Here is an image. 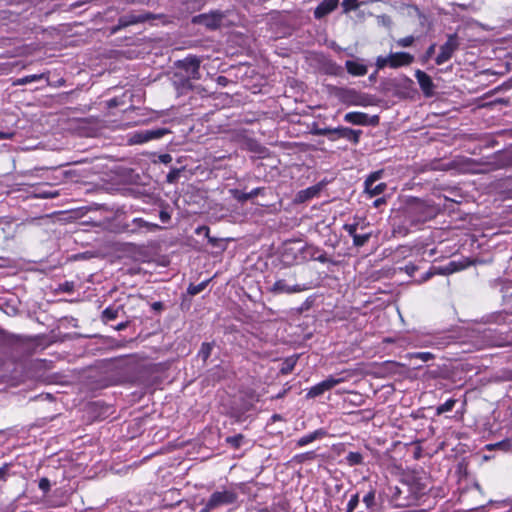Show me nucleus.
Here are the masks:
<instances>
[{
    "mask_svg": "<svg viewBox=\"0 0 512 512\" xmlns=\"http://www.w3.org/2000/svg\"><path fill=\"white\" fill-rule=\"evenodd\" d=\"M139 299L134 295H124L118 297L101 313V320L103 323L113 321L118 317L124 318H137L136 315L131 314V310L135 307Z\"/></svg>",
    "mask_w": 512,
    "mask_h": 512,
    "instance_id": "f257e3e1",
    "label": "nucleus"
},
{
    "mask_svg": "<svg viewBox=\"0 0 512 512\" xmlns=\"http://www.w3.org/2000/svg\"><path fill=\"white\" fill-rule=\"evenodd\" d=\"M408 212L414 222L424 223L436 216L437 209L434 205L428 204L423 200L416 199L410 203Z\"/></svg>",
    "mask_w": 512,
    "mask_h": 512,
    "instance_id": "f03ea898",
    "label": "nucleus"
},
{
    "mask_svg": "<svg viewBox=\"0 0 512 512\" xmlns=\"http://www.w3.org/2000/svg\"><path fill=\"white\" fill-rule=\"evenodd\" d=\"M207 501L210 507L215 510L223 505L235 504L238 501V493L233 489L214 491Z\"/></svg>",
    "mask_w": 512,
    "mask_h": 512,
    "instance_id": "7ed1b4c3",
    "label": "nucleus"
},
{
    "mask_svg": "<svg viewBox=\"0 0 512 512\" xmlns=\"http://www.w3.org/2000/svg\"><path fill=\"white\" fill-rule=\"evenodd\" d=\"M201 60L196 55H188L182 60H178L175 65L177 68L184 70L188 79L199 80L201 78L200 73Z\"/></svg>",
    "mask_w": 512,
    "mask_h": 512,
    "instance_id": "20e7f679",
    "label": "nucleus"
},
{
    "mask_svg": "<svg viewBox=\"0 0 512 512\" xmlns=\"http://www.w3.org/2000/svg\"><path fill=\"white\" fill-rule=\"evenodd\" d=\"M143 229L146 231L154 232L162 229V227L156 223H151L141 217H137L134 218L131 223L122 225L121 232L133 235L140 233Z\"/></svg>",
    "mask_w": 512,
    "mask_h": 512,
    "instance_id": "39448f33",
    "label": "nucleus"
},
{
    "mask_svg": "<svg viewBox=\"0 0 512 512\" xmlns=\"http://www.w3.org/2000/svg\"><path fill=\"white\" fill-rule=\"evenodd\" d=\"M459 43L456 34H451L448 36L447 41L441 45L440 52L435 58V63L437 65H442L450 60L453 56V53L458 49Z\"/></svg>",
    "mask_w": 512,
    "mask_h": 512,
    "instance_id": "423d86ee",
    "label": "nucleus"
},
{
    "mask_svg": "<svg viewBox=\"0 0 512 512\" xmlns=\"http://www.w3.org/2000/svg\"><path fill=\"white\" fill-rule=\"evenodd\" d=\"M152 18L153 16L150 13H130L127 15H123L119 17L117 25L112 28V33H116L131 25L146 22L147 20H150Z\"/></svg>",
    "mask_w": 512,
    "mask_h": 512,
    "instance_id": "0eeeda50",
    "label": "nucleus"
},
{
    "mask_svg": "<svg viewBox=\"0 0 512 512\" xmlns=\"http://www.w3.org/2000/svg\"><path fill=\"white\" fill-rule=\"evenodd\" d=\"M344 121L353 125L376 126L379 124V116L373 115L369 117L367 113L352 111L344 115Z\"/></svg>",
    "mask_w": 512,
    "mask_h": 512,
    "instance_id": "6e6552de",
    "label": "nucleus"
},
{
    "mask_svg": "<svg viewBox=\"0 0 512 512\" xmlns=\"http://www.w3.org/2000/svg\"><path fill=\"white\" fill-rule=\"evenodd\" d=\"M344 381L343 378H335L333 376L327 377L325 380L317 383L316 385L312 386L307 394V398H316L318 396L323 395L326 391L331 390L336 385L342 383Z\"/></svg>",
    "mask_w": 512,
    "mask_h": 512,
    "instance_id": "1a4fd4ad",
    "label": "nucleus"
},
{
    "mask_svg": "<svg viewBox=\"0 0 512 512\" xmlns=\"http://www.w3.org/2000/svg\"><path fill=\"white\" fill-rule=\"evenodd\" d=\"M167 133L166 129H151L140 132H135L131 137V142L133 144H142L146 143L153 139H159Z\"/></svg>",
    "mask_w": 512,
    "mask_h": 512,
    "instance_id": "9d476101",
    "label": "nucleus"
},
{
    "mask_svg": "<svg viewBox=\"0 0 512 512\" xmlns=\"http://www.w3.org/2000/svg\"><path fill=\"white\" fill-rule=\"evenodd\" d=\"M415 78L417 79L422 93L426 97L433 96L435 85L432 78L426 72L419 69L415 71Z\"/></svg>",
    "mask_w": 512,
    "mask_h": 512,
    "instance_id": "9b49d317",
    "label": "nucleus"
},
{
    "mask_svg": "<svg viewBox=\"0 0 512 512\" xmlns=\"http://www.w3.org/2000/svg\"><path fill=\"white\" fill-rule=\"evenodd\" d=\"M306 289H307V287H305L304 285H301V284H295L292 286L287 285L285 280L280 279V280H277L273 284V286L269 289V291L274 294H282V293L294 294V293L302 292Z\"/></svg>",
    "mask_w": 512,
    "mask_h": 512,
    "instance_id": "f8f14e48",
    "label": "nucleus"
},
{
    "mask_svg": "<svg viewBox=\"0 0 512 512\" xmlns=\"http://www.w3.org/2000/svg\"><path fill=\"white\" fill-rule=\"evenodd\" d=\"M362 134L361 130H354L349 127H336L333 128V136L336 137V140L339 138H345L352 142L353 144H358L360 141V136Z\"/></svg>",
    "mask_w": 512,
    "mask_h": 512,
    "instance_id": "ddd939ff",
    "label": "nucleus"
},
{
    "mask_svg": "<svg viewBox=\"0 0 512 512\" xmlns=\"http://www.w3.org/2000/svg\"><path fill=\"white\" fill-rule=\"evenodd\" d=\"M390 61V68H399L408 66L414 61V56L408 52H396L388 55Z\"/></svg>",
    "mask_w": 512,
    "mask_h": 512,
    "instance_id": "4468645a",
    "label": "nucleus"
},
{
    "mask_svg": "<svg viewBox=\"0 0 512 512\" xmlns=\"http://www.w3.org/2000/svg\"><path fill=\"white\" fill-rule=\"evenodd\" d=\"M339 5V0H323L314 9V18L320 20L333 12Z\"/></svg>",
    "mask_w": 512,
    "mask_h": 512,
    "instance_id": "2eb2a0df",
    "label": "nucleus"
},
{
    "mask_svg": "<svg viewBox=\"0 0 512 512\" xmlns=\"http://www.w3.org/2000/svg\"><path fill=\"white\" fill-rule=\"evenodd\" d=\"M221 16L218 14H199L192 18V23L201 24L210 29H215L220 25Z\"/></svg>",
    "mask_w": 512,
    "mask_h": 512,
    "instance_id": "dca6fc26",
    "label": "nucleus"
},
{
    "mask_svg": "<svg viewBox=\"0 0 512 512\" xmlns=\"http://www.w3.org/2000/svg\"><path fill=\"white\" fill-rule=\"evenodd\" d=\"M264 190V187H256L252 189L250 192H243L239 189H232L230 192L235 200H237L240 203H245L252 198H255L259 195H263Z\"/></svg>",
    "mask_w": 512,
    "mask_h": 512,
    "instance_id": "f3484780",
    "label": "nucleus"
},
{
    "mask_svg": "<svg viewBox=\"0 0 512 512\" xmlns=\"http://www.w3.org/2000/svg\"><path fill=\"white\" fill-rule=\"evenodd\" d=\"M327 436V431L324 428L316 429L315 431L300 437L296 441V446L301 448L304 447L317 439H322Z\"/></svg>",
    "mask_w": 512,
    "mask_h": 512,
    "instance_id": "a211bd4d",
    "label": "nucleus"
},
{
    "mask_svg": "<svg viewBox=\"0 0 512 512\" xmlns=\"http://www.w3.org/2000/svg\"><path fill=\"white\" fill-rule=\"evenodd\" d=\"M494 163L498 168L512 167V147L495 154Z\"/></svg>",
    "mask_w": 512,
    "mask_h": 512,
    "instance_id": "6ab92c4d",
    "label": "nucleus"
},
{
    "mask_svg": "<svg viewBox=\"0 0 512 512\" xmlns=\"http://www.w3.org/2000/svg\"><path fill=\"white\" fill-rule=\"evenodd\" d=\"M346 70L353 76H364L367 74V66L354 60H347L345 63Z\"/></svg>",
    "mask_w": 512,
    "mask_h": 512,
    "instance_id": "aec40b11",
    "label": "nucleus"
},
{
    "mask_svg": "<svg viewBox=\"0 0 512 512\" xmlns=\"http://www.w3.org/2000/svg\"><path fill=\"white\" fill-rule=\"evenodd\" d=\"M59 196V192L49 187L46 188L45 185L42 184H34V198H55Z\"/></svg>",
    "mask_w": 512,
    "mask_h": 512,
    "instance_id": "412c9836",
    "label": "nucleus"
},
{
    "mask_svg": "<svg viewBox=\"0 0 512 512\" xmlns=\"http://www.w3.org/2000/svg\"><path fill=\"white\" fill-rule=\"evenodd\" d=\"M55 339L52 335H34V352L40 348L41 350L45 349L50 344L54 343Z\"/></svg>",
    "mask_w": 512,
    "mask_h": 512,
    "instance_id": "4be33fe9",
    "label": "nucleus"
},
{
    "mask_svg": "<svg viewBox=\"0 0 512 512\" xmlns=\"http://www.w3.org/2000/svg\"><path fill=\"white\" fill-rule=\"evenodd\" d=\"M307 253H309L310 258L312 260L318 261L320 263L325 264V263H328L330 261V259L327 256V253L325 251H323V250L318 249V248L308 247L307 248Z\"/></svg>",
    "mask_w": 512,
    "mask_h": 512,
    "instance_id": "5701e85b",
    "label": "nucleus"
},
{
    "mask_svg": "<svg viewBox=\"0 0 512 512\" xmlns=\"http://www.w3.org/2000/svg\"><path fill=\"white\" fill-rule=\"evenodd\" d=\"M319 192V189L316 186L308 187L307 189L301 190L297 194L298 202H305L307 200L315 197Z\"/></svg>",
    "mask_w": 512,
    "mask_h": 512,
    "instance_id": "b1692460",
    "label": "nucleus"
},
{
    "mask_svg": "<svg viewBox=\"0 0 512 512\" xmlns=\"http://www.w3.org/2000/svg\"><path fill=\"white\" fill-rule=\"evenodd\" d=\"M363 460V455L360 452L350 451L345 457L346 464L351 467L362 465L364 463Z\"/></svg>",
    "mask_w": 512,
    "mask_h": 512,
    "instance_id": "393cba45",
    "label": "nucleus"
},
{
    "mask_svg": "<svg viewBox=\"0 0 512 512\" xmlns=\"http://www.w3.org/2000/svg\"><path fill=\"white\" fill-rule=\"evenodd\" d=\"M367 509H374L376 506V490L373 487L367 491V493L363 496L362 499Z\"/></svg>",
    "mask_w": 512,
    "mask_h": 512,
    "instance_id": "a878e982",
    "label": "nucleus"
},
{
    "mask_svg": "<svg viewBox=\"0 0 512 512\" xmlns=\"http://www.w3.org/2000/svg\"><path fill=\"white\" fill-rule=\"evenodd\" d=\"M456 403H457V399H455V398H450V399L446 400L443 404H440L436 408V415L439 416L446 412L452 411L454 406L456 405Z\"/></svg>",
    "mask_w": 512,
    "mask_h": 512,
    "instance_id": "bb28decb",
    "label": "nucleus"
},
{
    "mask_svg": "<svg viewBox=\"0 0 512 512\" xmlns=\"http://www.w3.org/2000/svg\"><path fill=\"white\" fill-rule=\"evenodd\" d=\"M317 457L314 451H308L300 454H296L293 456L292 461L297 464H302L307 461H312Z\"/></svg>",
    "mask_w": 512,
    "mask_h": 512,
    "instance_id": "cd10ccee",
    "label": "nucleus"
},
{
    "mask_svg": "<svg viewBox=\"0 0 512 512\" xmlns=\"http://www.w3.org/2000/svg\"><path fill=\"white\" fill-rule=\"evenodd\" d=\"M364 188H365V192L373 197V196H378V195L382 194L386 190L387 184L384 182H381L378 184H372L371 186L364 187Z\"/></svg>",
    "mask_w": 512,
    "mask_h": 512,
    "instance_id": "c85d7f7f",
    "label": "nucleus"
},
{
    "mask_svg": "<svg viewBox=\"0 0 512 512\" xmlns=\"http://www.w3.org/2000/svg\"><path fill=\"white\" fill-rule=\"evenodd\" d=\"M372 236V233H365V234H356L353 239V245L355 247H363L365 244L368 243Z\"/></svg>",
    "mask_w": 512,
    "mask_h": 512,
    "instance_id": "c756f323",
    "label": "nucleus"
},
{
    "mask_svg": "<svg viewBox=\"0 0 512 512\" xmlns=\"http://www.w3.org/2000/svg\"><path fill=\"white\" fill-rule=\"evenodd\" d=\"M488 448L489 449L497 448V449H500L503 451H512V439L506 438V439L501 440L493 445H489Z\"/></svg>",
    "mask_w": 512,
    "mask_h": 512,
    "instance_id": "7c9ffc66",
    "label": "nucleus"
},
{
    "mask_svg": "<svg viewBox=\"0 0 512 512\" xmlns=\"http://www.w3.org/2000/svg\"><path fill=\"white\" fill-rule=\"evenodd\" d=\"M408 357L410 359H413V358L419 359L422 362H428L430 360L435 359V355L430 353V352H414V353H409Z\"/></svg>",
    "mask_w": 512,
    "mask_h": 512,
    "instance_id": "2f4dec72",
    "label": "nucleus"
},
{
    "mask_svg": "<svg viewBox=\"0 0 512 512\" xmlns=\"http://www.w3.org/2000/svg\"><path fill=\"white\" fill-rule=\"evenodd\" d=\"M212 344L208 342H203L201 344L200 350H199V356L202 358L203 361H206L212 352Z\"/></svg>",
    "mask_w": 512,
    "mask_h": 512,
    "instance_id": "473e14b6",
    "label": "nucleus"
},
{
    "mask_svg": "<svg viewBox=\"0 0 512 512\" xmlns=\"http://www.w3.org/2000/svg\"><path fill=\"white\" fill-rule=\"evenodd\" d=\"M314 135L318 136H327L330 141H335L336 137L333 136V128L325 127V128H315L313 130Z\"/></svg>",
    "mask_w": 512,
    "mask_h": 512,
    "instance_id": "72a5a7b5",
    "label": "nucleus"
},
{
    "mask_svg": "<svg viewBox=\"0 0 512 512\" xmlns=\"http://www.w3.org/2000/svg\"><path fill=\"white\" fill-rule=\"evenodd\" d=\"M243 439H244V436L242 434H237L234 436L227 437L226 442L234 449H238V448H240Z\"/></svg>",
    "mask_w": 512,
    "mask_h": 512,
    "instance_id": "f704fd0d",
    "label": "nucleus"
},
{
    "mask_svg": "<svg viewBox=\"0 0 512 512\" xmlns=\"http://www.w3.org/2000/svg\"><path fill=\"white\" fill-rule=\"evenodd\" d=\"M383 171L378 170L373 173H371L364 182V187H369L372 184H375L376 181H378L382 177Z\"/></svg>",
    "mask_w": 512,
    "mask_h": 512,
    "instance_id": "c9c22d12",
    "label": "nucleus"
},
{
    "mask_svg": "<svg viewBox=\"0 0 512 512\" xmlns=\"http://www.w3.org/2000/svg\"><path fill=\"white\" fill-rule=\"evenodd\" d=\"M343 11L345 13L358 9L359 1L358 0H343L342 1Z\"/></svg>",
    "mask_w": 512,
    "mask_h": 512,
    "instance_id": "e433bc0d",
    "label": "nucleus"
},
{
    "mask_svg": "<svg viewBox=\"0 0 512 512\" xmlns=\"http://www.w3.org/2000/svg\"><path fill=\"white\" fill-rule=\"evenodd\" d=\"M359 501H360L359 493H355V494L351 495V497L347 503V512H353L357 508Z\"/></svg>",
    "mask_w": 512,
    "mask_h": 512,
    "instance_id": "4c0bfd02",
    "label": "nucleus"
},
{
    "mask_svg": "<svg viewBox=\"0 0 512 512\" xmlns=\"http://www.w3.org/2000/svg\"><path fill=\"white\" fill-rule=\"evenodd\" d=\"M206 285V282H201L197 285L190 284L188 287V293L192 296L197 295L205 289Z\"/></svg>",
    "mask_w": 512,
    "mask_h": 512,
    "instance_id": "58836bf2",
    "label": "nucleus"
},
{
    "mask_svg": "<svg viewBox=\"0 0 512 512\" xmlns=\"http://www.w3.org/2000/svg\"><path fill=\"white\" fill-rule=\"evenodd\" d=\"M358 223L344 224L343 229L351 236L352 238L357 234Z\"/></svg>",
    "mask_w": 512,
    "mask_h": 512,
    "instance_id": "ea45409f",
    "label": "nucleus"
},
{
    "mask_svg": "<svg viewBox=\"0 0 512 512\" xmlns=\"http://www.w3.org/2000/svg\"><path fill=\"white\" fill-rule=\"evenodd\" d=\"M180 175V169L174 168L172 169L166 176V180L168 183H174L177 181Z\"/></svg>",
    "mask_w": 512,
    "mask_h": 512,
    "instance_id": "a19ab883",
    "label": "nucleus"
},
{
    "mask_svg": "<svg viewBox=\"0 0 512 512\" xmlns=\"http://www.w3.org/2000/svg\"><path fill=\"white\" fill-rule=\"evenodd\" d=\"M414 41H415L414 37L412 35H409V36L400 38L397 41V44L401 47H409L414 43Z\"/></svg>",
    "mask_w": 512,
    "mask_h": 512,
    "instance_id": "79ce46f5",
    "label": "nucleus"
},
{
    "mask_svg": "<svg viewBox=\"0 0 512 512\" xmlns=\"http://www.w3.org/2000/svg\"><path fill=\"white\" fill-rule=\"evenodd\" d=\"M401 270L405 271L406 274L412 277L418 270V267L414 263L410 262L406 264L404 268H401Z\"/></svg>",
    "mask_w": 512,
    "mask_h": 512,
    "instance_id": "37998d69",
    "label": "nucleus"
},
{
    "mask_svg": "<svg viewBox=\"0 0 512 512\" xmlns=\"http://www.w3.org/2000/svg\"><path fill=\"white\" fill-rule=\"evenodd\" d=\"M436 274V271H435V268L432 267L430 268V270H428L427 272H425L421 278L418 280V283H424L426 281H428L430 278H432L434 275Z\"/></svg>",
    "mask_w": 512,
    "mask_h": 512,
    "instance_id": "c03bdc74",
    "label": "nucleus"
},
{
    "mask_svg": "<svg viewBox=\"0 0 512 512\" xmlns=\"http://www.w3.org/2000/svg\"><path fill=\"white\" fill-rule=\"evenodd\" d=\"M107 107L112 109V108H115V107H118L122 104H124V101L118 97H114V98H111L109 99L107 102Z\"/></svg>",
    "mask_w": 512,
    "mask_h": 512,
    "instance_id": "a18cd8bd",
    "label": "nucleus"
},
{
    "mask_svg": "<svg viewBox=\"0 0 512 512\" xmlns=\"http://www.w3.org/2000/svg\"><path fill=\"white\" fill-rule=\"evenodd\" d=\"M134 318H125V321L120 322L115 326V330L122 331L129 327Z\"/></svg>",
    "mask_w": 512,
    "mask_h": 512,
    "instance_id": "49530a36",
    "label": "nucleus"
},
{
    "mask_svg": "<svg viewBox=\"0 0 512 512\" xmlns=\"http://www.w3.org/2000/svg\"><path fill=\"white\" fill-rule=\"evenodd\" d=\"M39 488L46 494L50 488V481L47 478H42L39 481Z\"/></svg>",
    "mask_w": 512,
    "mask_h": 512,
    "instance_id": "de8ad7c7",
    "label": "nucleus"
},
{
    "mask_svg": "<svg viewBox=\"0 0 512 512\" xmlns=\"http://www.w3.org/2000/svg\"><path fill=\"white\" fill-rule=\"evenodd\" d=\"M59 289L63 292L70 293L74 290V283L66 281L65 283L59 285Z\"/></svg>",
    "mask_w": 512,
    "mask_h": 512,
    "instance_id": "09e8293b",
    "label": "nucleus"
},
{
    "mask_svg": "<svg viewBox=\"0 0 512 512\" xmlns=\"http://www.w3.org/2000/svg\"><path fill=\"white\" fill-rule=\"evenodd\" d=\"M376 65L379 69H382L386 66L390 67V61H388V56L387 57H378L377 61H376Z\"/></svg>",
    "mask_w": 512,
    "mask_h": 512,
    "instance_id": "8fccbe9b",
    "label": "nucleus"
},
{
    "mask_svg": "<svg viewBox=\"0 0 512 512\" xmlns=\"http://www.w3.org/2000/svg\"><path fill=\"white\" fill-rule=\"evenodd\" d=\"M159 218L163 223H167L171 219V216L167 211L161 210L159 212Z\"/></svg>",
    "mask_w": 512,
    "mask_h": 512,
    "instance_id": "3c124183",
    "label": "nucleus"
},
{
    "mask_svg": "<svg viewBox=\"0 0 512 512\" xmlns=\"http://www.w3.org/2000/svg\"><path fill=\"white\" fill-rule=\"evenodd\" d=\"M435 47H436V45H435V44H431V45L427 48V50H426V52H425V55H424V57H425L426 59H429L430 57H432V55H433V54H434V52H435Z\"/></svg>",
    "mask_w": 512,
    "mask_h": 512,
    "instance_id": "603ef678",
    "label": "nucleus"
},
{
    "mask_svg": "<svg viewBox=\"0 0 512 512\" xmlns=\"http://www.w3.org/2000/svg\"><path fill=\"white\" fill-rule=\"evenodd\" d=\"M7 472H8L7 466L0 467V481H6Z\"/></svg>",
    "mask_w": 512,
    "mask_h": 512,
    "instance_id": "864d4df0",
    "label": "nucleus"
},
{
    "mask_svg": "<svg viewBox=\"0 0 512 512\" xmlns=\"http://www.w3.org/2000/svg\"><path fill=\"white\" fill-rule=\"evenodd\" d=\"M45 362H46V360H44V359H38V358L34 359V364H33L34 370L41 368L42 364H44Z\"/></svg>",
    "mask_w": 512,
    "mask_h": 512,
    "instance_id": "5fc2aeb1",
    "label": "nucleus"
},
{
    "mask_svg": "<svg viewBox=\"0 0 512 512\" xmlns=\"http://www.w3.org/2000/svg\"><path fill=\"white\" fill-rule=\"evenodd\" d=\"M160 160H161V162L167 164V163L171 162L172 157L170 154H163L160 156Z\"/></svg>",
    "mask_w": 512,
    "mask_h": 512,
    "instance_id": "6e6d98bb",
    "label": "nucleus"
},
{
    "mask_svg": "<svg viewBox=\"0 0 512 512\" xmlns=\"http://www.w3.org/2000/svg\"><path fill=\"white\" fill-rule=\"evenodd\" d=\"M48 505L50 507H59V506H62L63 505V501H54V500H49L48 501Z\"/></svg>",
    "mask_w": 512,
    "mask_h": 512,
    "instance_id": "4d7b16f0",
    "label": "nucleus"
},
{
    "mask_svg": "<svg viewBox=\"0 0 512 512\" xmlns=\"http://www.w3.org/2000/svg\"><path fill=\"white\" fill-rule=\"evenodd\" d=\"M214 509L212 507H210V504L208 503V501L205 503L204 507L199 511V512H211L213 511Z\"/></svg>",
    "mask_w": 512,
    "mask_h": 512,
    "instance_id": "13d9d810",
    "label": "nucleus"
},
{
    "mask_svg": "<svg viewBox=\"0 0 512 512\" xmlns=\"http://www.w3.org/2000/svg\"><path fill=\"white\" fill-rule=\"evenodd\" d=\"M152 308H153L154 310L160 311V310H162V309H163V304H162V302H154V303L152 304Z\"/></svg>",
    "mask_w": 512,
    "mask_h": 512,
    "instance_id": "bf43d9fd",
    "label": "nucleus"
},
{
    "mask_svg": "<svg viewBox=\"0 0 512 512\" xmlns=\"http://www.w3.org/2000/svg\"><path fill=\"white\" fill-rule=\"evenodd\" d=\"M227 78L225 76H219L217 79L218 84L225 85L227 83Z\"/></svg>",
    "mask_w": 512,
    "mask_h": 512,
    "instance_id": "052dcab7",
    "label": "nucleus"
},
{
    "mask_svg": "<svg viewBox=\"0 0 512 512\" xmlns=\"http://www.w3.org/2000/svg\"><path fill=\"white\" fill-rule=\"evenodd\" d=\"M385 203V199L382 197V198H378L374 201V206L375 207H379L380 205L384 204Z\"/></svg>",
    "mask_w": 512,
    "mask_h": 512,
    "instance_id": "680f3d73",
    "label": "nucleus"
},
{
    "mask_svg": "<svg viewBox=\"0 0 512 512\" xmlns=\"http://www.w3.org/2000/svg\"><path fill=\"white\" fill-rule=\"evenodd\" d=\"M292 369H293V365H289V366H287V367H283V368L281 369V372H282L283 374H287V373L291 372V370H292Z\"/></svg>",
    "mask_w": 512,
    "mask_h": 512,
    "instance_id": "e2e57ef3",
    "label": "nucleus"
},
{
    "mask_svg": "<svg viewBox=\"0 0 512 512\" xmlns=\"http://www.w3.org/2000/svg\"><path fill=\"white\" fill-rule=\"evenodd\" d=\"M42 78H43V74H41V75H39V76H37V75H35V74H34V76H33L34 82H36V81H38V80H41Z\"/></svg>",
    "mask_w": 512,
    "mask_h": 512,
    "instance_id": "0e129e2a",
    "label": "nucleus"
},
{
    "mask_svg": "<svg viewBox=\"0 0 512 512\" xmlns=\"http://www.w3.org/2000/svg\"><path fill=\"white\" fill-rule=\"evenodd\" d=\"M280 419H281V416H280L279 414H274V415L272 416V420H273V421L280 420Z\"/></svg>",
    "mask_w": 512,
    "mask_h": 512,
    "instance_id": "69168bd1",
    "label": "nucleus"
},
{
    "mask_svg": "<svg viewBox=\"0 0 512 512\" xmlns=\"http://www.w3.org/2000/svg\"><path fill=\"white\" fill-rule=\"evenodd\" d=\"M209 242H210V243H212V244H215L216 239H215V238H211V237H209Z\"/></svg>",
    "mask_w": 512,
    "mask_h": 512,
    "instance_id": "338daca9",
    "label": "nucleus"
},
{
    "mask_svg": "<svg viewBox=\"0 0 512 512\" xmlns=\"http://www.w3.org/2000/svg\"><path fill=\"white\" fill-rule=\"evenodd\" d=\"M7 137V134L0 132V139Z\"/></svg>",
    "mask_w": 512,
    "mask_h": 512,
    "instance_id": "774afa93",
    "label": "nucleus"
}]
</instances>
